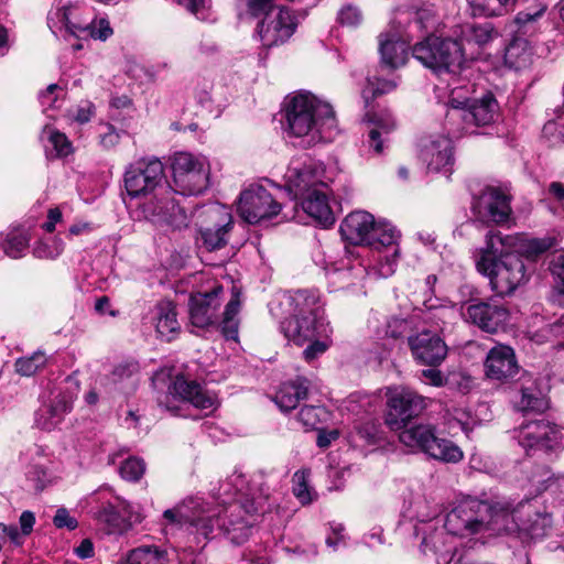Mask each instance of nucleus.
Returning a JSON list of instances; mask_svg holds the SVG:
<instances>
[{
  "mask_svg": "<svg viewBox=\"0 0 564 564\" xmlns=\"http://www.w3.org/2000/svg\"><path fill=\"white\" fill-rule=\"evenodd\" d=\"M243 484L242 475H234L223 482L217 497L220 502L215 506L202 497H188L174 508L165 510V532L174 534L176 530H184L193 536L197 546L203 544L202 547L218 534H225L234 544L243 543L250 535L251 523L240 517L235 521L230 519L227 524L223 514L229 512L234 517L241 511L247 516L264 514L273 506L272 489L262 473L253 475L247 491L240 492L237 500L230 501V497L237 494L238 486Z\"/></svg>",
  "mask_w": 564,
  "mask_h": 564,
  "instance_id": "nucleus-1",
  "label": "nucleus"
},
{
  "mask_svg": "<svg viewBox=\"0 0 564 564\" xmlns=\"http://www.w3.org/2000/svg\"><path fill=\"white\" fill-rule=\"evenodd\" d=\"M512 236L502 237L492 230L476 257L477 271L489 279L491 290L499 296L511 295L529 281L531 271L521 254L510 251Z\"/></svg>",
  "mask_w": 564,
  "mask_h": 564,
  "instance_id": "nucleus-2",
  "label": "nucleus"
},
{
  "mask_svg": "<svg viewBox=\"0 0 564 564\" xmlns=\"http://www.w3.org/2000/svg\"><path fill=\"white\" fill-rule=\"evenodd\" d=\"M285 119L289 134L300 139L299 144L304 148L330 142L339 132L332 105L308 91L297 93L288 99Z\"/></svg>",
  "mask_w": 564,
  "mask_h": 564,
  "instance_id": "nucleus-3",
  "label": "nucleus"
},
{
  "mask_svg": "<svg viewBox=\"0 0 564 564\" xmlns=\"http://www.w3.org/2000/svg\"><path fill=\"white\" fill-rule=\"evenodd\" d=\"M340 235L351 245H367L380 252L373 267L379 278H389L395 272L399 256V231L388 223L376 221L364 210L348 214L340 224Z\"/></svg>",
  "mask_w": 564,
  "mask_h": 564,
  "instance_id": "nucleus-4",
  "label": "nucleus"
},
{
  "mask_svg": "<svg viewBox=\"0 0 564 564\" xmlns=\"http://www.w3.org/2000/svg\"><path fill=\"white\" fill-rule=\"evenodd\" d=\"M224 300V286L214 285L210 291L198 292L189 299V321L193 326L206 328L217 326L224 337L230 340H238L239 335V311L241 306L240 291L231 288V299L225 306L221 318L219 307Z\"/></svg>",
  "mask_w": 564,
  "mask_h": 564,
  "instance_id": "nucleus-5",
  "label": "nucleus"
},
{
  "mask_svg": "<svg viewBox=\"0 0 564 564\" xmlns=\"http://www.w3.org/2000/svg\"><path fill=\"white\" fill-rule=\"evenodd\" d=\"M412 56L437 75L455 74L466 61V48L457 40L429 35L412 47Z\"/></svg>",
  "mask_w": 564,
  "mask_h": 564,
  "instance_id": "nucleus-6",
  "label": "nucleus"
},
{
  "mask_svg": "<svg viewBox=\"0 0 564 564\" xmlns=\"http://www.w3.org/2000/svg\"><path fill=\"white\" fill-rule=\"evenodd\" d=\"M197 226V242L207 251H215L228 243L232 229V215L228 207L219 203L198 206L193 212Z\"/></svg>",
  "mask_w": 564,
  "mask_h": 564,
  "instance_id": "nucleus-7",
  "label": "nucleus"
},
{
  "mask_svg": "<svg viewBox=\"0 0 564 564\" xmlns=\"http://www.w3.org/2000/svg\"><path fill=\"white\" fill-rule=\"evenodd\" d=\"M399 441L411 451L422 452L443 463H458L463 459V451L452 441L438 437L431 424H415L403 427Z\"/></svg>",
  "mask_w": 564,
  "mask_h": 564,
  "instance_id": "nucleus-8",
  "label": "nucleus"
},
{
  "mask_svg": "<svg viewBox=\"0 0 564 564\" xmlns=\"http://www.w3.org/2000/svg\"><path fill=\"white\" fill-rule=\"evenodd\" d=\"M175 192L184 195H199L209 187L210 165L203 155L177 152L172 160Z\"/></svg>",
  "mask_w": 564,
  "mask_h": 564,
  "instance_id": "nucleus-9",
  "label": "nucleus"
},
{
  "mask_svg": "<svg viewBox=\"0 0 564 564\" xmlns=\"http://www.w3.org/2000/svg\"><path fill=\"white\" fill-rule=\"evenodd\" d=\"M386 424L393 431H399L419 417L429 405V399L405 386L387 388Z\"/></svg>",
  "mask_w": 564,
  "mask_h": 564,
  "instance_id": "nucleus-10",
  "label": "nucleus"
},
{
  "mask_svg": "<svg viewBox=\"0 0 564 564\" xmlns=\"http://www.w3.org/2000/svg\"><path fill=\"white\" fill-rule=\"evenodd\" d=\"M451 109L446 113L447 121H463L459 131H451L454 137L459 133H475L471 127H485L495 121L498 104L491 94H486L480 99L470 101L459 100L456 97L449 99Z\"/></svg>",
  "mask_w": 564,
  "mask_h": 564,
  "instance_id": "nucleus-11",
  "label": "nucleus"
},
{
  "mask_svg": "<svg viewBox=\"0 0 564 564\" xmlns=\"http://www.w3.org/2000/svg\"><path fill=\"white\" fill-rule=\"evenodd\" d=\"M176 192L169 184L147 197L139 206L141 216L156 226L181 229L187 226V215L175 199Z\"/></svg>",
  "mask_w": 564,
  "mask_h": 564,
  "instance_id": "nucleus-12",
  "label": "nucleus"
},
{
  "mask_svg": "<svg viewBox=\"0 0 564 564\" xmlns=\"http://www.w3.org/2000/svg\"><path fill=\"white\" fill-rule=\"evenodd\" d=\"M123 183L131 198H147L167 185L164 165L158 158L140 159L126 169Z\"/></svg>",
  "mask_w": 564,
  "mask_h": 564,
  "instance_id": "nucleus-13",
  "label": "nucleus"
},
{
  "mask_svg": "<svg viewBox=\"0 0 564 564\" xmlns=\"http://www.w3.org/2000/svg\"><path fill=\"white\" fill-rule=\"evenodd\" d=\"M512 195L506 185H486L478 194L473 196L471 212L477 220L506 225L511 219Z\"/></svg>",
  "mask_w": 564,
  "mask_h": 564,
  "instance_id": "nucleus-14",
  "label": "nucleus"
},
{
  "mask_svg": "<svg viewBox=\"0 0 564 564\" xmlns=\"http://www.w3.org/2000/svg\"><path fill=\"white\" fill-rule=\"evenodd\" d=\"M487 512L486 500L474 497L465 498L447 512L444 528L453 536L459 538L484 533V517Z\"/></svg>",
  "mask_w": 564,
  "mask_h": 564,
  "instance_id": "nucleus-15",
  "label": "nucleus"
},
{
  "mask_svg": "<svg viewBox=\"0 0 564 564\" xmlns=\"http://www.w3.org/2000/svg\"><path fill=\"white\" fill-rule=\"evenodd\" d=\"M464 319L489 334H496L507 326L510 310L496 297L486 300L470 299L462 305Z\"/></svg>",
  "mask_w": 564,
  "mask_h": 564,
  "instance_id": "nucleus-16",
  "label": "nucleus"
},
{
  "mask_svg": "<svg viewBox=\"0 0 564 564\" xmlns=\"http://www.w3.org/2000/svg\"><path fill=\"white\" fill-rule=\"evenodd\" d=\"M93 503H96L93 512L96 519L106 524L110 534H123L132 527L122 513H127L129 503L115 495L112 489L101 487L91 495Z\"/></svg>",
  "mask_w": 564,
  "mask_h": 564,
  "instance_id": "nucleus-17",
  "label": "nucleus"
},
{
  "mask_svg": "<svg viewBox=\"0 0 564 564\" xmlns=\"http://www.w3.org/2000/svg\"><path fill=\"white\" fill-rule=\"evenodd\" d=\"M516 438L525 451H555L564 447V427L545 420L522 424Z\"/></svg>",
  "mask_w": 564,
  "mask_h": 564,
  "instance_id": "nucleus-18",
  "label": "nucleus"
},
{
  "mask_svg": "<svg viewBox=\"0 0 564 564\" xmlns=\"http://www.w3.org/2000/svg\"><path fill=\"white\" fill-rule=\"evenodd\" d=\"M517 535L521 539L536 540L546 536L552 529V514L539 498L524 499L517 503Z\"/></svg>",
  "mask_w": 564,
  "mask_h": 564,
  "instance_id": "nucleus-19",
  "label": "nucleus"
},
{
  "mask_svg": "<svg viewBox=\"0 0 564 564\" xmlns=\"http://www.w3.org/2000/svg\"><path fill=\"white\" fill-rule=\"evenodd\" d=\"M281 205L261 185H251L239 197L238 212L249 224H259L262 220L276 216Z\"/></svg>",
  "mask_w": 564,
  "mask_h": 564,
  "instance_id": "nucleus-20",
  "label": "nucleus"
},
{
  "mask_svg": "<svg viewBox=\"0 0 564 564\" xmlns=\"http://www.w3.org/2000/svg\"><path fill=\"white\" fill-rule=\"evenodd\" d=\"M325 169L322 163L312 159L303 162L293 161L285 174L289 191L300 198L313 188H327L323 181Z\"/></svg>",
  "mask_w": 564,
  "mask_h": 564,
  "instance_id": "nucleus-21",
  "label": "nucleus"
},
{
  "mask_svg": "<svg viewBox=\"0 0 564 564\" xmlns=\"http://www.w3.org/2000/svg\"><path fill=\"white\" fill-rule=\"evenodd\" d=\"M280 328L284 336L297 346H302L314 338H328L333 333L326 319L299 316V314H293V316L281 322Z\"/></svg>",
  "mask_w": 564,
  "mask_h": 564,
  "instance_id": "nucleus-22",
  "label": "nucleus"
},
{
  "mask_svg": "<svg viewBox=\"0 0 564 564\" xmlns=\"http://www.w3.org/2000/svg\"><path fill=\"white\" fill-rule=\"evenodd\" d=\"M416 533H422L421 550L423 553L431 552L436 557V564H451L454 558L456 545L454 536L444 528L437 527L430 521L415 528Z\"/></svg>",
  "mask_w": 564,
  "mask_h": 564,
  "instance_id": "nucleus-23",
  "label": "nucleus"
},
{
  "mask_svg": "<svg viewBox=\"0 0 564 564\" xmlns=\"http://www.w3.org/2000/svg\"><path fill=\"white\" fill-rule=\"evenodd\" d=\"M488 512L484 517V533L517 534L519 531L518 517H516L517 505L508 498L486 500Z\"/></svg>",
  "mask_w": 564,
  "mask_h": 564,
  "instance_id": "nucleus-24",
  "label": "nucleus"
},
{
  "mask_svg": "<svg viewBox=\"0 0 564 564\" xmlns=\"http://www.w3.org/2000/svg\"><path fill=\"white\" fill-rule=\"evenodd\" d=\"M296 23L289 11L278 9L268 12L263 20L258 24L257 31L265 47H272L284 43L294 33Z\"/></svg>",
  "mask_w": 564,
  "mask_h": 564,
  "instance_id": "nucleus-25",
  "label": "nucleus"
},
{
  "mask_svg": "<svg viewBox=\"0 0 564 564\" xmlns=\"http://www.w3.org/2000/svg\"><path fill=\"white\" fill-rule=\"evenodd\" d=\"M453 149L451 138L438 135L422 145L420 156L430 172L443 173L448 177L453 172Z\"/></svg>",
  "mask_w": 564,
  "mask_h": 564,
  "instance_id": "nucleus-26",
  "label": "nucleus"
},
{
  "mask_svg": "<svg viewBox=\"0 0 564 564\" xmlns=\"http://www.w3.org/2000/svg\"><path fill=\"white\" fill-rule=\"evenodd\" d=\"M408 343L414 359L423 365L437 366L447 355L446 344L430 330L410 336Z\"/></svg>",
  "mask_w": 564,
  "mask_h": 564,
  "instance_id": "nucleus-27",
  "label": "nucleus"
},
{
  "mask_svg": "<svg viewBox=\"0 0 564 564\" xmlns=\"http://www.w3.org/2000/svg\"><path fill=\"white\" fill-rule=\"evenodd\" d=\"M484 367L486 377L497 381H507L519 372L513 348L503 344L496 345L488 351Z\"/></svg>",
  "mask_w": 564,
  "mask_h": 564,
  "instance_id": "nucleus-28",
  "label": "nucleus"
},
{
  "mask_svg": "<svg viewBox=\"0 0 564 564\" xmlns=\"http://www.w3.org/2000/svg\"><path fill=\"white\" fill-rule=\"evenodd\" d=\"M170 392L202 411L209 410L213 412L219 406V400L215 392L207 390L194 380H187L183 376H177L174 379Z\"/></svg>",
  "mask_w": 564,
  "mask_h": 564,
  "instance_id": "nucleus-29",
  "label": "nucleus"
},
{
  "mask_svg": "<svg viewBox=\"0 0 564 564\" xmlns=\"http://www.w3.org/2000/svg\"><path fill=\"white\" fill-rule=\"evenodd\" d=\"M327 188H313L308 194L300 197L303 210L324 227L335 223V216L329 207Z\"/></svg>",
  "mask_w": 564,
  "mask_h": 564,
  "instance_id": "nucleus-30",
  "label": "nucleus"
},
{
  "mask_svg": "<svg viewBox=\"0 0 564 564\" xmlns=\"http://www.w3.org/2000/svg\"><path fill=\"white\" fill-rule=\"evenodd\" d=\"M294 314L325 319V311L319 291L315 289L296 290L291 295Z\"/></svg>",
  "mask_w": 564,
  "mask_h": 564,
  "instance_id": "nucleus-31",
  "label": "nucleus"
},
{
  "mask_svg": "<svg viewBox=\"0 0 564 564\" xmlns=\"http://www.w3.org/2000/svg\"><path fill=\"white\" fill-rule=\"evenodd\" d=\"M308 381L297 378L281 384L274 395V402L283 412H289L297 406L301 400L306 399Z\"/></svg>",
  "mask_w": 564,
  "mask_h": 564,
  "instance_id": "nucleus-32",
  "label": "nucleus"
},
{
  "mask_svg": "<svg viewBox=\"0 0 564 564\" xmlns=\"http://www.w3.org/2000/svg\"><path fill=\"white\" fill-rule=\"evenodd\" d=\"M513 406L523 414L542 413L549 408V400L542 391L532 383L522 387L512 399Z\"/></svg>",
  "mask_w": 564,
  "mask_h": 564,
  "instance_id": "nucleus-33",
  "label": "nucleus"
},
{
  "mask_svg": "<svg viewBox=\"0 0 564 564\" xmlns=\"http://www.w3.org/2000/svg\"><path fill=\"white\" fill-rule=\"evenodd\" d=\"M366 119L373 124L368 132L369 148H371L375 153L380 154L383 151V144L387 140L386 135L395 128V121L389 112L381 115L367 112Z\"/></svg>",
  "mask_w": 564,
  "mask_h": 564,
  "instance_id": "nucleus-34",
  "label": "nucleus"
},
{
  "mask_svg": "<svg viewBox=\"0 0 564 564\" xmlns=\"http://www.w3.org/2000/svg\"><path fill=\"white\" fill-rule=\"evenodd\" d=\"M408 48V44L394 35H380L379 51L381 61L389 68L394 69L405 64Z\"/></svg>",
  "mask_w": 564,
  "mask_h": 564,
  "instance_id": "nucleus-35",
  "label": "nucleus"
},
{
  "mask_svg": "<svg viewBox=\"0 0 564 564\" xmlns=\"http://www.w3.org/2000/svg\"><path fill=\"white\" fill-rule=\"evenodd\" d=\"M499 36V32L495 29L491 22L484 23H465L460 26L459 43L474 44L482 47Z\"/></svg>",
  "mask_w": 564,
  "mask_h": 564,
  "instance_id": "nucleus-36",
  "label": "nucleus"
},
{
  "mask_svg": "<svg viewBox=\"0 0 564 564\" xmlns=\"http://www.w3.org/2000/svg\"><path fill=\"white\" fill-rule=\"evenodd\" d=\"M533 50L525 39H513L505 52V64L514 70L527 69L532 65Z\"/></svg>",
  "mask_w": 564,
  "mask_h": 564,
  "instance_id": "nucleus-37",
  "label": "nucleus"
},
{
  "mask_svg": "<svg viewBox=\"0 0 564 564\" xmlns=\"http://www.w3.org/2000/svg\"><path fill=\"white\" fill-rule=\"evenodd\" d=\"M155 318L159 336L166 341L174 339L181 329L175 306L171 302H161L156 305Z\"/></svg>",
  "mask_w": 564,
  "mask_h": 564,
  "instance_id": "nucleus-38",
  "label": "nucleus"
},
{
  "mask_svg": "<svg viewBox=\"0 0 564 564\" xmlns=\"http://www.w3.org/2000/svg\"><path fill=\"white\" fill-rule=\"evenodd\" d=\"M69 9L70 0H55L52 10L48 13V28L56 37L68 40L70 36V26L68 21Z\"/></svg>",
  "mask_w": 564,
  "mask_h": 564,
  "instance_id": "nucleus-39",
  "label": "nucleus"
},
{
  "mask_svg": "<svg viewBox=\"0 0 564 564\" xmlns=\"http://www.w3.org/2000/svg\"><path fill=\"white\" fill-rule=\"evenodd\" d=\"M124 564H174V558L156 545H142L127 554Z\"/></svg>",
  "mask_w": 564,
  "mask_h": 564,
  "instance_id": "nucleus-40",
  "label": "nucleus"
},
{
  "mask_svg": "<svg viewBox=\"0 0 564 564\" xmlns=\"http://www.w3.org/2000/svg\"><path fill=\"white\" fill-rule=\"evenodd\" d=\"M65 412V398H56L51 404L43 405L35 413V425L41 430L51 431L63 421Z\"/></svg>",
  "mask_w": 564,
  "mask_h": 564,
  "instance_id": "nucleus-41",
  "label": "nucleus"
},
{
  "mask_svg": "<svg viewBox=\"0 0 564 564\" xmlns=\"http://www.w3.org/2000/svg\"><path fill=\"white\" fill-rule=\"evenodd\" d=\"M513 240H511V246H514V241H518L517 247L518 249L514 251L518 254H523L529 259H534L538 256L546 252L552 247L555 246L556 240L553 237H542V238H524L519 239L516 237H512Z\"/></svg>",
  "mask_w": 564,
  "mask_h": 564,
  "instance_id": "nucleus-42",
  "label": "nucleus"
},
{
  "mask_svg": "<svg viewBox=\"0 0 564 564\" xmlns=\"http://www.w3.org/2000/svg\"><path fill=\"white\" fill-rule=\"evenodd\" d=\"M29 241V235L24 230L17 229L7 235V238L2 243V248L6 254L13 259H18L21 258L28 249Z\"/></svg>",
  "mask_w": 564,
  "mask_h": 564,
  "instance_id": "nucleus-43",
  "label": "nucleus"
},
{
  "mask_svg": "<svg viewBox=\"0 0 564 564\" xmlns=\"http://www.w3.org/2000/svg\"><path fill=\"white\" fill-rule=\"evenodd\" d=\"M297 419L303 426L319 430L328 421L329 412L324 406L305 405L300 410Z\"/></svg>",
  "mask_w": 564,
  "mask_h": 564,
  "instance_id": "nucleus-44",
  "label": "nucleus"
},
{
  "mask_svg": "<svg viewBox=\"0 0 564 564\" xmlns=\"http://www.w3.org/2000/svg\"><path fill=\"white\" fill-rule=\"evenodd\" d=\"M310 473L306 470H297L293 475V494L302 505L312 503L317 494L308 484Z\"/></svg>",
  "mask_w": 564,
  "mask_h": 564,
  "instance_id": "nucleus-45",
  "label": "nucleus"
},
{
  "mask_svg": "<svg viewBox=\"0 0 564 564\" xmlns=\"http://www.w3.org/2000/svg\"><path fill=\"white\" fill-rule=\"evenodd\" d=\"M44 133L48 139L46 151L50 156L63 158L70 153V144L65 133H61L51 128H46Z\"/></svg>",
  "mask_w": 564,
  "mask_h": 564,
  "instance_id": "nucleus-46",
  "label": "nucleus"
},
{
  "mask_svg": "<svg viewBox=\"0 0 564 564\" xmlns=\"http://www.w3.org/2000/svg\"><path fill=\"white\" fill-rule=\"evenodd\" d=\"M46 356L43 351H36L29 357H21L15 360V371L24 377L35 375L40 369L46 365Z\"/></svg>",
  "mask_w": 564,
  "mask_h": 564,
  "instance_id": "nucleus-47",
  "label": "nucleus"
},
{
  "mask_svg": "<svg viewBox=\"0 0 564 564\" xmlns=\"http://www.w3.org/2000/svg\"><path fill=\"white\" fill-rule=\"evenodd\" d=\"M543 137L552 147L564 144V112L547 121L542 130Z\"/></svg>",
  "mask_w": 564,
  "mask_h": 564,
  "instance_id": "nucleus-48",
  "label": "nucleus"
},
{
  "mask_svg": "<svg viewBox=\"0 0 564 564\" xmlns=\"http://www.w3.org/2000/svg\"><path fill=\"white\" fill-rule=\"evenodd\" d=\"M145 471V463L139 457H129L119 467L120 476L128 481H138Z\"/></svg>",
  "mask_w": 564,
  "mask_h": 564,
  "instance_id": "nucleus-49",
  "label": "nucleus"
},
{
  "mask_svg": "<svg viewBox=\"0 0 564 564\" xmlns=\"http://www.w3.org/2000/svg\"><path fill=\"white\" fill-rule=\"evenodd\" d=\"M200 21L212 20L209 0H174Z\"/></svg>",
  "mask_w": 564,
  "mask_h": 564,
  "instance_id": "nucleus-50",
  "label": "nucleus"
},
{
  "mask_svg": "<svg viewBox=\"0 0 564 564\" xmlns=\"http://www.w3.org/2000/svg\"><path fill=\"white\" fill-rule=\"evenodd\" d=\"M200 21L212 20L209 0H174Z\"/></svg>",
  "mask_w": 564,
  "mask_h": 564,
  "instance_id": "nucleus-51",
  "label": "nucleus"
},
{
  "mask_svg": "<svg viewBox=\"0 0 564 564\" xmlns=\"http://www.w3.org/2000/svg\"><path fill=\"white\" fill-rule=\"evenodd\" d=\"M397 87V84L392 80L379 79L376 80L369 78L368 85L362 91L366 106L369 105V99L377 96L392 91Z\"/></svg>",
  "mask_w": 564,
  "mask_h": 564,
  "instance_id": "nucleus-52",
  "label": "nucleus"
},
{
  "mask_svg": "<svg viewBox=\"0 0 564 564\" xmlns=\"http://www.w3.org/2000/svg\"><path fill=\"white\" fill-rule=\"evenodd\" d=\"M547 9V3L544 0H534V4L523 11L517 13L514 22L519 26H524L541 18Z\"/></svg>",
  "mask_w": 564,
  "mask_h": 564,
  "instance_id": "nucleus-53",
  "label": "nucleus"
},
{
  "mask_svg": "<svg viewBox=\"0 0 564 564\" xmlns=\"http://www.w3.org/2000/svg\"><path fill=\"white\" fill-rule=\"evenodd\" d=\"M63 243L56 239L40 240L33 248V254L40 259H54L63 251Z\"/></svg>",
  "mask_w": 564,
  "mask_h": 564,
  "instance_id": "nucleus-54",
  "label": "nucleus"
},
{
  "mask_svg": "<svg viewBox=\"0 0 564 564\" xmlns=\"http://www.w3.org/2000/svg\"><path fill=\"white\" fill-rule=\"evenodd\" d=\"M65 89L56 84H51L47 88L39 95L40 102L44 111L52 108H57L61 96H65Z\"/></svg>",
  "mask_w": 564,
  "mask_h": 564,
  "instance_id": "nucleus-55",
  "label": "nucleus"
},
{
  "mask_svg": "<svg viewBox=\"0 0 564 564\" xmlns=\"http://www.w3.org/2000/svg\"><path fill=\"white\" fill-rule=\"evenodd\" d=\"M337 20L341 25L356 26L361 22L362 15L358 8L345 6L339 10Z\"/></svg>",
  "mask_w": 564,
  "mask_h": 564,
  "instance_id": "nucleus-56",
  "label": "nucleus"
},
{
  "mask_svg": "<svg viewBox=\"0 0 564 564\" xmlns=\"http://www.w3.org/2000/svg\"><path fill=\"white\" fill-rule=\"evenodd\" d=\"M555 286L560 293L564 294V252L555 257L551 263Z\"/></svg>",
  "mask_w": 564,
  "mask_h": 564,
  "instance_id": "nucleus-57",
  "label": "nucleus"
},
{
  "mask_svg": "<svg viewBox=\"0 0 564 564\" xmlns=\"http://www.w3.org/2000/svg\"><path fill=\"white\" fill-rule=\"evenodd\" d=\"M274 0H247L248 12L253 17L261 14L267 15L268 12L276 11L273 7Z\"/></svg>",
  "mask_w": 564,
  "mask_h": 564,
  "instance_id": "nucleus-58",
  "label": "nucleus"
},
{
  "mask_svg": "<svg viewBox=\"0 0 564 564\" xmlns=\"http://www.w3.org/2000/svg\"><path fill=\"white\" fill-rule=\"evenodd\" d=\"M96 113L94 104L89 100L80 101L76 109L74 120L80 124L88 122Z\"/></svg>",
  "mask_w": 564,
  "mask_h": 564,
  "instance_id": "nucleus-59",
  "label": "nucleus"
},
{
  "mask_svg": "<svg viewBox=\"0 0 564 564\" xmlns=\"http://www.w3.org/2000/svg\"><path fill=\"white\" fill-rule=\"evenodd\" d=\"M88 35L94 40L106 41L112 34V29L106 20H100L97 25L87 28Z\"/></svg>",
  "mask_w": 564,
  "mask_h": 564,
  "instance_id": "nucleus-60",
  "label": "nucleus"
},
{
  "mask_svg": "<svg viewBox=\"0 0 564 564\" xmlns=\"http://www.w3.org/2000/svg\"><path fill=\"white\" fill-rule=\"evenodd\" d=\"M324 338H314L308 340L310 345L304 349L303 356L310 361L323 354L327 349V344L323 341Z\"/></svg>",
  "mask_w": 564,
  "mask_h": 564,
  "instance_id": "nucleus-61",
  "label": "nucleus"
},
{
  "mask_svg": "<svg viewBox=\"0 0 564 564\" xmlns=\"http://www.w3.org/2000/svg\"><path fill=\"white\" fill-rule=\"evenodd\" d=\"M421 379H424L426 383L434 387H443L448 383V380L444 379L442 372L435 368L422 370Z\"/></svg>",
  "mask_w": 564,
  "mask_h": 564,
  "instance_id": "nucleus-62",
  "label": "nucleus"
},
{
  "mask_svg": "<svg viewBox=\"0 0 564 564\" xmlns=\"http://www.w3.org/2000/svg\"><path fill=\"white\" fill-rule=\"evenodd\" d=\"M105 129L106 131L100 134V143L106 149L113 148L118 144L120 134L112 124H105Z\"/></svg>",
  "mask_w": 564,
  "mask_h": 564,
  "instance_id": "nucleus-63",
  "label": "nucleus"
},
{
  "mask_svg": "<svg viewBox=\"0 0 564 564\" xmlns=\"http://www.w3.org/2000/svg\"><path fill=\"white\" fill-rule=\"evenodd\" d=\"M73 552L82 560L91 558L95 555V546L90 539H83Z\"/></svg>",
  "mask_w": 564,
  "mask_h": 564,
  "instance_id": "nucleus-64",
  "label": "nucleus"
}]
</instances>
